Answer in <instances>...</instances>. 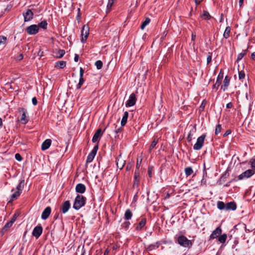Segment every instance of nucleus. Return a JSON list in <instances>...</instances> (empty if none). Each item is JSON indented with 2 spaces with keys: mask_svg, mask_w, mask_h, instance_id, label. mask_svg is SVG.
<instances>
[{
  "mask_svg": "<svg viewBox=\"0 0 255 255\" xmlns=\"http://www.w3.org/2000/svg\"><path fill=\"white\" fill-rule=\"evenodd\" d=\"M196 129L195 126H194V127H192V128L190 129V130L188 134V136L187 137V140H188V142H191L192 141L193 137L194 135V133L196 132Z\"/></svg>",
  "mask_w": 255,
  "mask_h": 255,
  "instance_id": "6ab92c4d",
  "label": "nucleus"
},
{
  "mask_svg": "<svg viewBox=\"0 0 255 255\" xmlns=\"http://www.w3.org/2000/svg\"><path fill=\"white\" fill-rule=\"evenodd\" d=\"M128 116V112H125L124 113V115L122 118V121H121V125L122 126H124L127 122V119Z\"/></svg>",
  "mask_w": 255,
  "mask_h": 255,
  "instance_id": "5701e85b",
  "label": "nucleus"
},
{
  "mask_svg": "<svg viewBox=\"0 0 255 255\" xmlns=\"http://www.w3.org/2000/svg\"><path fill=\"white\" fill-rule=\"evenodd\" d=\"M223 78V73H222V71H221L217 77L216 83L213 85L214 88H218L219 87V86L221 84Z\"/></svg>",
  "mask_w": 255,
  "mask_h": 255,
  "instance_id": "2eb2a0df",
  "label": "nucleus"
},
{
  "mask_svg": "<svg viewBox=\"0 0 255 255\" xmlns=\"http://www.w3.org/2000/svg\"><path fill=\"white\" fill-rule=\"evenodd\" d=\"M217 207L220 210L226 209V205L224 202L222 201H218L217 203Z\"/></svg>",
  "mask_w": 255,
  "mask_h": 255,
  "instance_id": "473e14b6",
  "label": "nucleus"
},
{
  "mask_svg": "<svg viewBox=\"0 0 255 255\" xmlns=\"http://www.w3.org/2000/svg\"><path fill=\"white\" fill-rule=\"evenodd\" d=\"M39 30V27L37 25L32 24L28 26L26 28V32L29 35H34L38 33Z\"/></svg>",
  "mask_w": 255,
  "mask_h": 255,
  "instance_id": "423d86ee",
  "label": "nucleus"
},
{
  "mask_svg": "<svg viewBox=\"0 0 255 255\" xmlns=\"http://www.w3.org/2000/svg\"><path fill=\"white\" fill-rule=\"evenodd\" d=\"M251 57L253 60H255V52L252 54Z\"/></svg>",
  "mask_w": 255,
  "mask_h": 255,
  "instance_id": "e2e57ef3",
  "label": "nucleus"
},
{
  "mask_svg": "<svg viewBox=\"0 0 255 255\" xmlns=\"http://www.w3.org/2000/svg\"><path fill=\"white\" fill-rule=\"evenodd\" d=\"M24 180H22L19 182L18 185L17 186V187L16 188V189L17 190L16 191H19V192H20V193H21V191L24 187Z\"/></svg>",
  "mask_w": 255,
  "mask_h": 255,
  "instance_id": "a878e982",
  "label": "nucleus"
},
{
  "mask_svg": "<svg viewBox=\"0 0 255 255\" xmlns=\"http://www.w3.org/2000/svg\"><path fill=\"white\" fill-rule=\"evenodd\" d=\"M98 149V145L97 144L94 147V148L92 149V150L91 151V152L88 155L87 158V160H86L87 162L90 163V162H91L93 160L95 155H96Z\"/></svg>",
  "mask_w": 255,
  "mask_h": 255,
  "instance_id": "0eeeda50",
  "label": "nucleus"
},
{
  "mask_svg": "<svg viewBox=\"0 0 255 255\" xmlns=\"http://www.w3.org/2000/svg\"><path fill=\"white\" fill-rule=\"evenodd\" d=\"M211 60H212V56H211V55H208L207 58V64H209V63H210Z\"/></svg>",
  "mask_w": 255,
  "mask_h": 255,
  "instance_id": "864d4df0",
  "label": "nucleus"
},
{
  "mask_svg": "<svg viewBox=\"0 0 255 255\" xmlns=\"http://www.w3.org/2000/svg\"><path fill=\"white\" fill-rule=\"evenodd\" d=\"M18 112L19 114H21V117L20 119V122L24 125L27 124L29 121L28 117L27 116V110L23 108H19L18 109Z\"/></svg>",
  "mask_w": 255,
  "mask_h": 255,
  "instance_id": "20e7f679",
  "label": "nucleus"
},
{
  "mask_svg": "<svg viewBox=\"0 0 255 255\" xmlns=\"http://www.w3.org/2000/svg\"><path fill=\"white\" fill-rule=\"evenodd\" d=\"M255 172L253 170H247L239 176V179L242 180L244 178L250 177Z\"/></svg>",
  "mask_w": 255,
  "mask_h": 255,
  "instance_id": "9b49d317",
  "label": "nucleus"
},
{
  "mask_svg": "<svg viewBox=\"0 0 255 255\" xmlns=\"http://www.w3.org/2000/svg\"><path fill=\"white\" fill-rule=\"evenodd\" d=\"M84 82V80L83 77H80L79 82L78 85H77V88L80 89L82 85L83 84Z\"/></svg>",
  "mask_w": 255,
  "mask_h": 255,
  "instance_id": "ea45409f",
  "label": "nucleus"
},
{
  "mask_svg": "<svg viewBox=\"0 0 255 255\" xmlns=\"http://www.w3.org/2000/svg\"><path fill=\"white\" fill-rule=\"evenodd\" d=\"M23 55L22 54H20L18 55V56L17 57V59L19 61L22 60L23 59Z\"/></svg>",
  "mask_w": 255,
  "mask_h": 255,
  "instance_id": "13d9d810",
  "label": "nucleus"
},
{
  "mask_svg": "<svg viewBox=\"0 0 255 255\" xmlns=\"http://www.w3.org/2000/svg\"><path fill=\"white\" fill-rule=\"evenodd\" d=\"M78 59H79V55L78 54H76L74 56V61L77 62L78 61Z\"/></svg>",
  "mask_w": 255,
  "mask_h": 255,
  "instance_id": "bf43d9fd",
  "label": "nucleus"
},
{
  "mask_svg": "<svg viewBox=\"0 0 255 255\" xmlns=\"http://www.w3.org/2000/svg\"><path fill=\"white\" fill-rule=\"evenodd\" d=\"M230 81V78L227 76H226L224 79V80L223 85L221 87V88H222V89H223V91H225L227 89L228 86L229 85Z\"/></svg>",
  "mask_w": 255,
  "mask_h": 255,
  "instance_id": "4be33fe9",
  "label": "nucleus"
},
{
  "mask_svg": "<svg viewBox=\"0 0 255 255\" xmlns=\"http://www.w3.org/2000/svg\"><path fill=\"white\" fill-rule=\"evenodd\" d=\"M152 173V169L151 167H149L148 169V174L149 177H151Z\"/></svg>",
  "mask_w": 255,
  "mask_h": 255,
  "instance_id": "8fccbe9b",
  "label": "nucleus"
},
{
  "mask_svg": "<svg viewBox=\"0 0 255 255\" xmlns=\"http://www.w3.org/2000/svg\"><path fill=\"white\" fill-rule=\"evenodd\" d=\"M136 101V98L134 93H132L129 97L128 100L127 101L126 106L131 107L135 105Z\"/></svg>",
  "mask_w": 255,
  "mask_h": 255,
  "instance_id": "6e6552de",
  "label": "nucleus"
},
{
  "mask_svg": "<svg viewBox=\"0 0 255 255\" xmlns=\"http://www.w3.org/2000/svg\"><path fill=\"white\" fill-rule=\"evenodd\" d=\"M89 26L88 25H84L83 27V28L81 30V42L82 43H84L88 36H89Z\"/></svg>",
  "mask_w": 255,
  "mask_h": 255,
  "instance_id": "39448f33",
  "label": "nucleus"
},
{
  "mask_svg": "<svg viewBox=\"0 0 255 255\" xmlns=\"http://www.w3.org/2000/svg\"><path fill=\"white\" fill-rule=\"evenodd\" d=\"M43 229L41 225L35 227L32 232V235L37 239L38 238L42 233Z\"/></svg>",
  "mask_w": 255,
  "mask_h": 255,
  "instance_id": "1a4fd4ad",
  "label": "nucleus"
},
{
  "mask_svg": "<svg viewBox=\"0 0 255 255\" xmlns=\"http://www.w3.org/2000/svg\"><path fill=\"white\" fill-rule=\"evenodd\" d=\"M231 133V131L230 130H227L225 133L224 134L223 136H226L227 135H228L229 134H230V133Z\"/></svg>",
  "mask_w": 255,
  "mask_h": 255,
  "instance_id": "6e6d98bb",
  "label": "nucleus"
},
{
  "mask_svg": "<svg viewBox=\"0 0 255 255\" xmlns=\"http://www.w3.org/2000/svg\"><path fill=\"white\" fill-rule=\"evenodd\" d=\"M141 159H140V160L137 159V162H136V168L137 169H138L140 166V164H141Z\"/></svg>",
  "mask_w": 255,
  "mask_h": 255,
  "instance_id": "09e8293b",
  "label": "nucleus"
},
{
  "mask_svg": "<svg viewBox=\"0 0 255 255\" xmlns=\"http://www.w3.org/2000/svg\"><path fill=\"white\" fill-rule=\"evenodd\" d=\"M222 127L221 125L220 124H218L215 129V133L216 134H218L221 131Z\"/></svg>",
  "mask_w": 255,
  "mask_h": 255,
  "instance_id": "a19ab883",
  "label": "nucleus"
},
{
  "mask_svg": "<svg viewBox=\"0 0 255 255\" xmlns=\"http://www.w3.org/2000/svg\"><path fill=\"white\" fill-rule=\"evenodd\" d=\"M245 77V74L243 71H239V78L240 80H243Z\"/></svg>",
  "mask_w": 255,
  "mask_h": 255,
  "instance_id": "79ce46f5",
  "label": "nucleus"
},
{
  "mask_svg": "<svg viewBox=\"0 0 255 255\" xmlns=\"http://www.w3.org/2000/svg\"><path fill=\"white\" fill-rule=\"evenodd\" d=\"M15 159H16L17 160H18V161H21V160H22L21 156V155H20V154H19V153H16V154H15Z\"/></svg>",
  "mask_w": 255,
  "mask_h": 255,
  "instance_id": "49530a36",
  "label": "nucleus"
},
{
  "mask_svg": "<svg viewBox=\"0 0 255 255\" xmlns=\"http://www.w3.org/2000/svg\"><path fill=\"white\" fill-rule=\"evenodd\" d=\"M252 167L255 169V159L252 162Z\"/></svg>",
  "mask_w": 255,
  "mask_h": 255,
  "instance_id": "052dcab7",
  "label": "nucleus"
},
{
  "mask_svg": "<svg viewBox=\"0 0 255 255\" xmlns=\"http://www.w3.org/2000/svg\"><path fill=\"white\" fill-rule=\"evenodd\" d=\"M227 238V236L226 234H224L218 238V241L222 244H224L225 243L226 240Z\"/></svg>",
  "mask_w": 255,
  "mask_h": 255,
  "instance_id": "bb28decb",
  "label": "nucleus"
},
{
  "mask_svg": "<svg viewBox=\"0 0 255 255\" xmlns=\"http://www.w3.org/2000/svg\"><path fill=\"white\" fill-rule=\"evenodd\" d=\"M231 31V28L230 26H227L224 31L223 36L225 38L227 39L230 36Z\"/></svg>",
  "mask_w": 255,
  "mask_h": 255,
  "instance_id": "393cba45",
  "label": "nucleus"
},
{
  "mask_svg": "<svg viewBox=\"0 0 255 255\" xmlns=\"http://www.w3.org/2000/svg\"><path fill=\"white\" fill-rule=\"evenodd\" d=\"M55 66H58L60 68H63L66 66V62L60 61L56 63Z\"/></svg>",
  "mask_w": 255,
  "mask_h": 255,
  "instance_id": "72a5a7b5",
  "label": "nucleus"
},
{
  "mask_svg": "<svg viewBox=\"0 0 255 255\" xmlns=\"http://www.w3.org/2000/svg\"><path fill=\"white\" fill-rule=\"evenodd\" d=\"M2 122L1 118H0V126H2Z\"/></svg>",
  "mask_w": 255,
  "mask_h": 255,
  "instance_id": "774afa93",
  "label": "nucleus"
},
{
  "mask_svg": "<svg viewBox=\"0 0 255 255\" xmlns=\"http://www.w3.org/2000/svg\"><path fill=\"white\" fill-rule=\"evenodd\" d=\"M139 173L136 170L134 173V179L136 181L138 182L139 181Z\"/></svg>",
  "mask_w": 255,
  "mask_h": 255,
  "instance_id": "a18cd8bd",
  "label": "nucleus"
},
{
  "mask_svg": "<svg viewBox=\"0 0 255 255\" xmlns=\"http://www.w3.org/2000/svg\"><path fill=\"white\" fill-rule=\"evenodd\" d=\"M102 130L101 128H99L96 131V132L94 134L92 138V141L93 142H96L98 140L99 138L102 136Z\"/></svg>",
  "mask_w": 255,
  "mask_h": 255,
  "instance_id": "dca6fc26",
  "label": "nucleus"
},
{
  "mask_svg": "<svg viewBox=\"0 0 255 255\" xmlns=\"http://www.w3.org/2000/svg\"><path fill=\"white\" fill-rule=\"evenodd\" d=\"M95 65L98 69H101L103 66V62L101 60H98L95 62Z\"/></svg>",
  "mask_w": 255,
  "mask_h": 255,
  "instance_id": "e433bc0d",
  "label": "nucleus"
},
{
  "mask_svg": "<svg viewBox=\"0 0 255 255\" xmlns=\"http://www.w3.org/2000/svg\"><path fill=\"white\" fill-rule=\"evenodd\" d=\"M38 27L42 28L43 29H46L47 26V23L46 21H42L38 24Z\"/></svg>",
  "mask_w": 255,
  "mask_h": 255,
  "instance_id": "f704fd0d",
  "label": "nucleus"
},
{
  "mask_svg": "<svg viewBox=\"0 0 255 255\" xmlns=\"http://www.w3.org/2000/svg\"><path fill=\"white\" fill-rule=\"evenodd\" d=\"M24 18V21H28L33 18V13L30 9H27L25 12L23 13Z\"/></svg>",
  "mask_w": 255,
  "mask_h": 255,
  "instance_id": "f8f14e48",
  "label": "nucleus"
},
{
  "mask_svg": "<svg viewBox=\"0 0 255 255\" xmlns=\"http://www.w3.org/2000/svg\"><path fill=\"white\" fill-rule=\"evenodd\" d=\"M130 225V223L128 221H125L124 223H123L122 225V227L125 228H128L129 226Z\"/></svg>",
  "mask_w": 255,
  "mask_h": 255,
  "instance_id": "c03bdc74",
  "label": "nucleus"
},
{
  "mask_svg": "<svg viewBox=\"0 0 255 255\" xmlns=\"http://www.w3.org/2000/svg\"><path fill=\"white\" fill-rule=\"evenodd\" d=\"M86 198L82 195H78L75 198L73 208L78 210L85 204Z\"/></svg>",
  "mask_w": 255,
  "mask_h": 255,
  "instance_id": "f257e3e1",
  "label": "nucleus"
},
{
  "mask_svg": "<svg viewBox=\"0 0 255 255\" xmlns=\"http://www.w3.org/2000/svg\"><path fill=\"white\" fill-rule=\"evenodd\" d=\"M51 140L50 139H46L42 144L41 149L42 150L47 149L51 144Z\"/></svg>",
  "mask_w": 255,
  "mask_h": 255,
  "instance_id": "a211bd4d",
  "label": "nucleus"
},
{
  "mask_svg": "<svg viewBox=\"0 0 255 255\" xmlns=\"http://www.w3.org/2000/svg\"><path fill=\"white\" fill-rule=\"evenodd\" d=\"M150 21V19L148 17H146L145 19V20L142 23L140 28L143 30L145 28V27L148 25Z\"/></svg>",
  "mask_w": 255,
  "mask_h": 255,
  "instance_id": "cd10ccee",
  "label": "nucleus"
},
{
  "mask_svg": "<svg viewBox=\"0 0 255 255\" xmlns=\"http://www.w3.org/2000/svg\"><path fill=\"white\" fill-rule=\"evenodd\" d=\"M203 0H195V2L197 4H199Z\"/></svg>",
  "mask_w": 255,
  "mask_h": 255,
  "instance_id": "69168bd1",
  "label": "nucleus"
},
{
  "mask_svg": "<svg viewBox=\"0 0 255 255\" xmlns=\"http://www.w3.org/2000/svg\"><path fill=\"white\" fill-rule=\"evenodd\" d=\"M222 230L220 227H217L215 230H214L211 235L210 236V239H214L218 237L221 234Z\"/></svg>",
  "mask_w": 255,
  "mask_h": 255,
  "instance_id": "9d476101",
  "label": "nucleus"
},
{
  "mask_svg": "<svg viewBox=\"0 0 255 255\" xmlns=\"http://www.w3.org/2000/svg\"><path fill=\"white\" fill-rule=\"evenodd\" d=\"M246 50H245L244 51H243L242 52L239 53L237 57V61L241 60L246 55Z\"/></svg>",
  "mask_w": 255,
  "mask_h": 255,
  "instance_id": "4c0bfd02",
  "label": "nucleus"
},
{
  "mask_svg": "<svg viewBox=\"0 0 255 255\" xmlns=\"http://www.w3.org/2000/svg\"><path fill=\"white\" fill-rule=\"evenodd\" d=\"M201 17L204 19H209L210 18L211 16L208 11H204Z\"/></svg>",
  "mask_w": 255,
  "mask_h": 255,
  "instance_id": "2f4dec72",
  "label": "nucleus"
},
{
  "mask_svg": "<svg viewBox=\"0 0 255 255\" xmlns=\"http://www.w3.org/2000/svg\"><path fill=\"white\" fill-rule=\"evenodd\" d=\"M12 221H9L5 225L4 228H9L12 225Z\"/></svg>",
  "mask_w": 255,
  "mask_h": 255,
  "instance_id": "de8ad7c7",
  "label": "nucleus"
},
{
  "mask_svg": "<svg viewBox=\"0 0 255 255\" xmlns=\"http://www.w3.org/2000/svg\"><path fill=\"white\" fill-rule=\"evenodd\" d=\"M65 53V51L64 50L60 49L58 51V55H57V57L59 58H62Z\"/></svg>",
  "mask_w": 255,
  "mask_h": 255,
  "instance_id": "c9c22d12",
  "label": "nucleus"
},
{
  "mask_svg": "<svg viewBox=\"0 0 255 255\" xmlns=\"http://www.w3.org/2000/svg\"><path fill=\"white\" fill-rule=\"evenodd\" d=\"M71 207L69 201H65L62 205L61 211L63 213L65 214L68 212Z\"/></svg>",
  "mask_w": 255,
  "mask_h": 255,
  "instance_id": "4468645a",
  "label": "nucleus"
},
{
  "mask_svg": "<svg viewBox=\"0 0 255 255\" xmlns=\"http://www.w3.org/2000/svg\"><path fill=\"white\" fill-rule=\"evenodd\" d=\"M17 218V216L16 214H14L13 217H12V218L11 219V221H12V223H14V222L15 221L16 219Z\"/></svg>",
  "mask_w": 255,
  "mask_h": 255,
  "instance_id": "4d7b16f0",
  "label": "nucleus"
},
{
  "mask_svg": "<svg viewBox=\"0 0 255 255\" xmlns=\"http://www.w3.org/2000/svg\"><path fill=\"white\" fill-rule=\"evenodd\" d=\"M32 103L34 105H36L37 103V101L36 97H33L32 99Z\"/></svg>",
  "mask_w": 255,
  "mask_h": 255,
  "instance_id": "603ef678",
  "label": "nucleus"
},
{
  "mask_svg": "<svg viewBox=\"0 0 255 255\" xmlns=\"http://www.w3.org/2000/svg\"><path fill=\"white\" fill-rule=\"evenodd\" d=\"M146 220L145 218H142L136 227V230H141L145 225Z\"/></svg>",
  "mask_w": 255,
  "mask_h": 255,
  "instance_id": "412c9836",
  "label": "nucleus"
},
{
  "mask_svg": "<svg viewBox=\"0 0 255 255\" xmlns=\"http://www.w3.org/2000/svg\"><path fill=\"white\" fill-rule=\"evenodd\" d=\"M51 212V209L50 207H47L43 211L41 215V218L43 220L47 219Z\"/></svg>",
  "mask_w": 255,
  "mask_h": 255,
  "instance_id": "ddd939ff",
  "label": "nucleus"
},
{
  "mask_svg": "<svg viewBox=\"0 0 255 255\" xmlns=\"http://www.w3.org/2000/svg\"><path fill=\"white\" fill-rule=\"evenodd\" d=\"M6 41V37L5 36H0V46L3 45Z\"/></svg>",
  "mask_w": 255,
  "mask_h": 255,
  "instance_id": "37998d69",
  "label": "nucleus"
},
{
  "mask_svg": "<svg viewBox=\"0 0 255 255\" xmlns=\"http://www.w3.org/2000/svg\"><path fill=\"white\" fill-rule=\"evenodd\" d=\"M233 104L231 102H230L226 105V108H228V109L232 108L233 107Z\"/></svg>",
  "mask_w": 255,
  "mask_h": 255,
  "instance_id": "5fc2aeb1",
  "label": "nucleus"
},
{
  "mask_svg": "<svg viewBox=\"0 0 255 255\" xmlns=\"http://www.w3.org/2000/svg\"><path fill=\"white\" fill-rule=\"evenodd\" d=\"M132 216V214L131 211L129 209H127L126 211V212L125 214V219L127 220H128L131 218Z\"/></svg>",
  "mask_w": 255,
  "mask_h": 255,
  "instance_id": "b1692460",
  "label": "nucleus"
},
{
  "mask_svg": "<svg viewBox=\"0 0 255 255\" xmlns=\"http://www.w3.org/2000/svg\"><path fill=\"white\" fill-rule=\"evenodd\" d=\"M177 243L182 247L190 248L192 246L191 241L183 235L179 236L177 238Z\"/></svg>",
  "mask_w": 255,
  "mask_h": 255,
  "instance_id": "f03ea898",
  "label": "nucleus"
},
{
  "mask_svg": "<svg viewBox=\"0 0 255 255\" xmlns=\"http://www.w3.org/2000/svg\"><path fill=\"white\" fill-rule=\"evenodd\" d=\"M160 244L158 242H157L155 244L151 245L148 247V250L149 251H152L153 250L159 248Z\"/></svg>",
  "mask_w": 255,
  "mask_h": 255,
  "instance_id": "c85d7f7f",
  "label": "nucleus"
},
{
  "mask_svg": "<svg viewBox=\"0 0 255 255\" xmlns=\"http://www.w3.org/2000/svg\"><path fill=\"white\" fill-rule=\"evenodd\" d=\"M84 71L82 68L80 69V77H83L84 75Z\"/></svg>",
  "mask_w": 255,
  "mask_h": 255,
  "instance_id": "3c124183",
  "label": "nucleus"
},
{
  "mask_svg": "<svg viewBox=\"0 0 255 255\" xmlns=\"http://www.w3.org/2000/svg\"><path fill=\"white\" fill-rule=\"evenodd\" d=\"M195 36H196L195 34H194L193 33H192V40H195Z\"/></svg>",
  "mask_w": 255,
  "mask_h": 255,
  "instance_id": "338daca9",
  "label": "nucleus"
},
{
  "mask_svg": "<svg viewBox=\"0 0 255 255\" xmlns=\"http://www.w3.org/2000/svg\"><path fill=\"white\" fill-rule=\"evenodd\" d=\"M76 191L78 193H83L86 190V187L84 184L82 183L78 184L76 186Z\"/></svg>",
  "mask_w": 255,
  "mask_h": 255,
  "instance_id": "f3484780",
  "label": "nucleus"
},
{
  "mask_svg": "<svg viewBox=\"0 0 255 255\" xmlns=\"http://www.w3.org/2000/svg\"><path fill=\"white\" fill-rule=\"evenodd\" d=\"M117 164L118 167L119 168H120V169H122V168H123V166H124V165H123V164H122V165H120V166L119 165V161L117 162Z\"/></svg>",
  "mask_w": 255,
  "mask_h": 255,
  "instance_id": "680f3d73",
  "label": "nucleus"
},
{
  "mask_svg": "<svg viewBox=\"0 0 255 255\" xmlns=\"http://www.w3.org/2000/svg\"><path fill=\"white\" fill-rule=\"evenodd\" d=\"M21 193L19 191H15L11 196V200L17 199L20 195Z\"/></svg>",
  "mask_w": 255,
  "mask_h": 255,
  "instance_id": "c756f323",
  "label": "nucleus"
},
{
  "mask_svg": "<svg viewBox=\"0 0 255 255\" xmlns=\"http://www.w3.org/2000/svg\"><path fill=\"white\" fill-rule=\"evenodd\" d=\"M193 172V170L191 167H188L185 169V173L187 176L191 175Z\"/></svg>",
  "mask_w": 255,
  "mask_h": 255,
  "instance_id": "7c9ffc66",
  "label": "nucleus"
},
{
  "mask_svg": "<svg viewBox=\"0 0 255 255\" xmlns=\"http://www.w3.org/2000/svg\"><path fill=\"white\" fill-rule=\"evenodd\" d=\"M237 208L236 204L234 202L228 203L226 205V210H235Z\"/></svg>",
  "mask_w": 255,
  "mask_h": 255,
  "instance_id": "aec40b11",
  "label": "nucleus"
},
{
  "mask_svg": "<svg viewBox=\"0 0 255 255\" xmlns=\"http://www.w3.org/2000/svg\"><path fill=\"white\" fill-rule=\"evenodd\" d=\"M157 142H158V139L154 138L150 146L149 150H150L152 149H153L156 146Z\"/></svg>",
  "mask_w": 255,
  "mask_h": 255,
  "instance_id": "58836bf2",
  "label": "nucleus"
},
{
  "mask_svg": "<svg viewBox=\"0 0 255 255\" xmlns=\"http://www.w3.org/2000/svg\"><path fill=\"white\" fill-rule=\"evenodd\" d=\"M244 0H239V5L241 7L243 4Z\"/></svg>",
  "mask_w": 255,
  "mask_h": 255,
  "instance_id": "0e129e2a",
  "label": "nucleus"
},
{
  "mask_svg": "<svg viewBox=\"0 0 255 255\" xmlns=\"http://www.w3.org/2000/svg\"><path fill=\"white\" fill-rule=\"evenodd\" d=\"M206 136V135L205 134H203L197 138L196 142L193 146L194 150H198L202 148L204 145Z\"/></svg>",
  "mask_w": 255,
  "mask_h": 255,
  "instance_id": "7ed1b4c3",
  "label": "nucleus"
}]
</instances>
